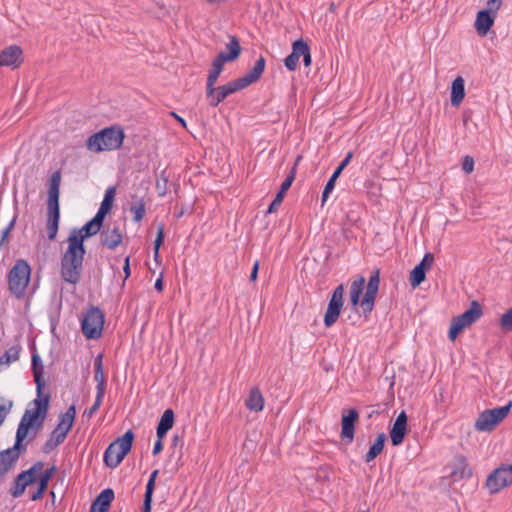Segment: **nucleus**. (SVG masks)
<instances>
[{
    "label": "nucleus",
    "instance_id": "42",
    "mask_svg": "<svg viewBox=\"0 0 512 512\" xmlns=\"http://www.w3.org/2000/svg\"><path fill=\"white\" fill-rule=\"evenodd\" d=\"M500 326L505 331H512V308L501 316Z\"/></svg>",
    "mask_w": 512,
    "mask_h": 512
},
{
    "label": "nucleus",
    "instance_id": "7",
    "mask_svg": "<svg viewBox=\"0 0 512 512\" xmlns=\"http://www.w3.org/2000/svg\"><path fill=\"white\" fill-rule=\"evenodd\" d=\"M134 440V433L128 430L123 436L113 441L104 453V462L110 468H116L129 453Z\"/></svg>",
    "mask_w": 512,
    "mask_h": 512
},
{
    "label": "nucleus",
    "instance_id": "30",
    "mask_svg": "<svg viewBox=\"0 0 512 512\" xmlns=\"http://www.w3.org/2000/svg\"><path fill=\"white\" fill-rule=\"evenodd\" d=\"M94 380L97 383V393L98 395L105 394V376L103 371V362H102V355L99 354L94 360Z\"/></svg>",
    "mask_w": 512,
    "mask_h": 512
},
{
    "label": "nucleus",
    "instance_id": "58",
    "mask_svg": "<svg viewBox=\"0 0 512 512\" xmlns=\"http://www.w3.org/2000/svg\"><path fill=\"white\" fill-rule=\"evenodd\" d=\"M170 115L174 117L181 124L182 127H187L186 121L181 116L177 115L175 112H170Z\"/></svg>",
    "mask_w": 512,
    "mask_h": 512
},
{
    "label": "nucleus",
    "instance_id": "6",
    "mask_svg": "<svg viewBox=\"0 0 512 512\" xmlns=\"http://www.w3.org/2000/svg\"><path fill=\"white\" fill-rule=\"evenodd\" d=\"M76 416V408L74 405H71L65 413H62L59 416V423L56 428L51 432L49 438L43 445V452L50 453L57 446L62 444L69 431L71 430L74 420Z\"/></svg>",
    "mask_w": 512,
    "mask_h": 512
},
{
    "label": "nucleus",
    "instance_id": "40",
    "mask_svg": "<svg viewBox=\"0 0 512 512\" xmlns=\"http://www.w3.org/2000/svg\"><path fill=\"white\" fill-rule=\"evenodd\" d=\"M310 51L308 44L303 39H298L292 44V52L299 58Z\"/></svg>",
    "mask_w": 512,
    "mask_h": 512
},
{
    "label": "nucleus",
    "instance_id": "36",
    "mask_svg": "<svg viewBox=\"0 0 512 512\" xmlns=\"http://www.w3.org/2000/svg\"><path fill=\"white\" fill-rule=\"evenodd\" d=\"M26 474H28V472H21L15 478L13 482V487L10 489V494L14 498L20 497L24 493L26 487L31 484L30 479H28V482L25 480Z\"/></svg>",
    "mask_w": 512,
    "mask_h": 512
},
{
    "label": "nucleus",
    "instance_id": "49",
    "mask_svg": "<svg viewBox=\"0 0 512 512\" xmlns=\"http://www.w3.org/2000/svg\"><path fill=\"white\" fill-rule=\"evenodd\" d=\"M109 212V210H106L105 208L100 207L97 211L96 215L91 219L95 224H97L99 227H102L103 221L105 219L106 214Z\"/></svg>",
    "mask_w": 512,
    "mask_h": 512
},
{
    "label": "nucleus",
    "instance_id": "47",
    "mask_svg": "<svg viewBox=\"0 0 512 512\" xmlns=\"http://www.w3.org/2000/svg\"><path fill=\"white\" fill-rule=\"evenodd\" d=\"M299 59L300 58L297 55H295V53L292 52L285 58V66L287 67L288 70L294 71L297 68Z\"/></svg>",
    "mask_w": 512,
    "mask_h": 512
},
{
    "label": "nucleus",
    "instance_id": "22",
    "mask_svg": "<svg viewBox=\"0 0 512 512\" xmlns=\"http://www.w3.org/2000/svg\"><path fill=\"white\" fill-rule=\"evenodd\" d=\"M266 60L260 56L253 67L242 77L237 78L244 88L258 81L265 70Z\"/></svg>",
    "mask_w": 512,
    "mask_h": 512
},
{
    "label": "nucleus",
    "instance_id": "32",
    "mask_svg": "<svg viewBox=\"0 0 512 512\" xmlns=\"http://www.w3.org/2000/svg\"><path fill=\"white\" fill-rule=\"evenodd\" d=\"M246 407L255 412H259L264 407V398L259 388L254 387L250 390L249 396L246 399Z\"/></svg>",
    "mask_w": 512,
    "mask_h": 512
},
{
    "label": "nucleus",
    "instance_id": "3",
    "mask_svg": "<svg viewBox=\"0 0 512 512\" xmlns=\"http://www.w3.org/2000/svg\"><path fill=\"white\" fill-rule=\"evenodd\" d=\"M61 184V172L55 171L52 173L49 180L48 199H47V233L49 240L56 238L59 219H60V206L59 194Z\"/></svg>",
    "mask_w": 512,
    "mask_h": 512
},
{
    "label": "nucleus",
    "instance_id": "56",
    "mask_svg": "<svg viewBox=\"0 0 512 512\" xmlns=\"http://www.w3.org/2000/svg\"><path fill=\"white\" fill-rule=\"evenodd\" d=\"M162 439L163 438H157V441L155 442L154 448H153L154 455H157L158 453H160L162 451V449H163Z\"/></svg>",
    "mask_w": 512,
    "mask_h": 512
},
{
    "label": "nucleus",
    "instance_id": "38",
    "mask_svg": "<svg viewBox=\"0 0 512 512\" xmlns=\"http://www.w3.org/2000/svg\"><path fill=\"white\" fill-rule=\"evenodd\" d=\"M145 202L143 198H138L134 196V201L130 206V212L133 213V219L135 222H139L145 215Z\"/></svg>",
    "mask_w": 512,
    "mask_h": 512
},
{
    "label": "nucleus",
    "instance_id": "9",
    "mask_svg": "<svg viewBox=\"0 0 512 512\" xmlns=\"http://www.w3.org/2000/svg\"><path fill=\"white\" fill-rule=\"evenodd\" d=\"M481 305L477 301H472L470 308L459 316L453 317L450 324L448 337L454 341L458 334L466 327L476 322L482 316Z\"/></svg>",
    "mask_w": 512,
    "mask_h": 512
},
{
    "label": "nucleus",
    "instance_id": "14",
    "mask_svg": "<svg viewBox=\"0 0 512 512\" xmlns=\"http://www.w3.org/2000/svg\"><path fill=\"white\" fill-rule=\"evenodd\" d=\"M244 89L238 79L228 82L227 84L215 87L213 85V91L209 94L206 90V98L210 106L217 107L222 101L225 100L229 95Z\"/></svg>",
    "mask_w": 512,
    "mask_h": 512
},
{
    "label": "nucleus",
    "instance_id": "33",
    "mask_svg": "<svg viewBox=\"0 0 512 512\" xmlns=\"http://www.w3.org/2000/svg\"><path fill=\"white\" fill-rule=\"evenodd\" d=\"M385 441H386V434L379 433L377 435L375 442L371 445V447L369 448V451L365 455L366 463H369L372 460H374L383 451Z\"/></svg>",
    "mask_w": 512,
    "mask_h": 512
},
{
    "label": "nucleus",
    "instance_id": "34",
    "mask_svg": "<svg viewBox=\"0 0 512 512\" xmlns=\"http://www.w3.org/2000/svg\"><path fill=\"white\" fill-rule=\"evenodd\" d=\"M365 282V277L359 276L351 283L350 302L354 307H356L360 303V296L363 292Z\"/></svg>",
    "mask_w": 512,
    "mask_h": 512
},
{
    "label": "nucleus",
    "instance_id": "45",
    "mask_svg": "<svg viewBox=\"0 0 512 512\" xmlns=\"http://www.w3.org/2000/svg\"><path fill=\"white\" fill-rule=\"evenodd\" d=\"M56 471V466H52L51 468H48L40 477L39 479V485L45 487L47 489L48 483L51 479V477L54 475Z\"/></svg>",
    "mask_w": 512,
    "mask_h": 512
},
{
    "label": "nucleus",
    "instance_id": "52",
    "mask_svg": "<svg viewBox=\"0 0 512 512\" xmlns=\"http://www.w3.org/2000/svg\"><path fill=\"white\" fill-rule=\"evenodd\" d=\"M15 221H16V217H14V218L10 221V223L8 224V226H7L4 230H2V231L0 232V246H1V245H3V244L6 242L8 234L10 233V231L12 230V228H13V227H14V225H15Z\"/></svg>",
    "mask_w": 512,
    "mask_h": 512
},
{
    "label": "nucleus",
    "instance_id": "12",
    "mask_svg": "<svg viewBox=\"0 0 512 512\" xmlns=\"http://www.w3.org/2000/svg\"><path fill=\"white\" fill-rule=\"evenodd\" d=\"M512 484V465H501L487 478L486 487L491 494H495Z\"/></svg>",
    "mask_w": 512,
    "mask_h": 512
},
{
    "label": "nucleus",
    "instance_id": "61",
    "mask_svg": "<svg viewBox=\"0 0 512 512\" xmlns=\"http://www.w3.org/2000/svg\"><path fill=\"white\" fill-rule=\"evenodd\" d=\"M155 289L159 292L163 290V281L162 278H158L155 282Z\"/></svg>",
    "mask_w": 512,
    "mask_h": 512
},
{
    "label": "nucleus",
    "instance_id": "25",
    "mask_svg": "<svg viewBox=\"0 0 512 512\" xmlns=\"http://www.w3.org/2000/svg\"><path fill=\"white\" fill-rule=\"evenodd\" d=\"M32 371H33L34 381L36 383L37 395L41 396L43 388L45 386V381L43 379L44 368H43L42 360L38 354L32 355Z\"/></svg>",
    "mask_w": 512,
    "mask_h": 512
},
{
    "label": "nucleus",
    "instance_id": "41",
    "mask_svg": "<svg viewBox=\"0 0 512 512\" xmlns=\"http://www.w3.org/2000/svg\"><path fill=\"white\" fill-rule=\"evenodd\" d=\"M116 188L115 187H109L104 195V199L100 205V207L105 208L106 210H111L113 201L115 198Z\"/></svg>",
    "mask_w": 512,
    "mask_h": 512
},
{
    "label": "nucleus",
    "instance_id": "19",
    "mask_svg": "<svg viewBox=\"0 0 512 512\" xmlns=\"http://www.w3.org/2000/svg\"><path fill=\"white\" fill-rule=\"evenodd\" d=\"M407 432V415L405 411H402L397 416L391 430H390V439L393 446H399L406 435Z\"/></svg>",
    "mask_w": 512,
    "mask_h": 512
},
{
    "label": "nucleus",
    "instance_id": "48",
    "mask_svg": "<svg viewBox=\"0 0 512 512\" xmlns=\"http://www.w3.org/2000/svg\"><path fill=\"white\" fill-rule=\"evenodd\" d=\"M335 182H336V180L334 177H330V179L328 180V182L323 190V193H322V205L326 202V200L329 197V194L334 189Z\"/></svg>",
    "mask_w": 512,
    "mask_h": 512
},
{
    "label": "nucleus",
    "instance_id": "46",
    "mask_svg": "<svg viewBox=\"0 0 512 512\" xmlns=\"http://www.w3.org/2000/svg\"><path fill=\"white\" fill-rule=\"evenodd\" d=\"M103 397V395L96 394L94 404L89 409H86L84 411L83 416L87 418L92 417L93 414L98 410L99 406L101 405Z\"/></svg>",
    "mask_w": 512,
    "mask_h": 512
},
{
    "label": "nucleus",
    "instance_id": "11",
    "mask_svg": "<svg viewBox=\"0 0 512 512\" xmlns=\"http://www.w3.org/2000/svg\"><path fill=\"white\" fill-rule=\"evenodd\" d=\"M104 326V314L97 307H91L81 321L82 332L87 339H98Z\"/></svg>",
    "mask_w": 512,
    "mask_h": 512
},
{
    "label": "nucleus",
    "instance_id": "57",
    "mask_svg": "<svg viewBox=\"0 0 512 512\" xmlns=\"http://www.w3.org/2000/svg\"><path fill=\"white\" fill-rule=\"evenodd\" d=\"M352 157H353L352 152H348L347 155L345 156V158L340 163L339 167L344 169L350 163Z\"/></svg>",
    "mask_w": 512,
    "mask_h": 512
},
{
    "label": "nucleus",
    "instance_id": "1",
    "mask_svg": "<svg viewBox=\"0 0 512 512\" xmlns=\"http://www.w3.org/2000/svg\"><path fill=\"white\" fill-rule=\"evenodd\" d=\"M50 395L38 396L33 401L35 408L26 409L16 431V440L22 443L31 435L29 441L36 438L37 431L42 428L49 410Z\"/></svg>",
    "mask_w": 512,
    "mask_h": 512
},
{
    "label": "nucleus",
    "instance_id": "35",
    "mask_svg": "<svg viewBox=\"0 0 512 512\" xmlns=\"http://www.w3.org/2000/svg\"><path fill=\"white\" fill-rule=\"evenodd\" d=\"M157 474H158V470L153 471L152 474L150 475V478L146 485V491H145V495H144L142 512H151L152 496H153V491L155 488V480H156Z\"/></svg>",
    "mask_w": 512,
    "mask_h": 512
},
{
    "label": "nucleus",
    "instance_id": "17",
    "mask_svg": "<svg viewBox=\"0 0 512 512\" xmlns=\"http://www.w3.org/2000/svg\"><path fill=\"white\" fill-rule=\"evenodd\" d=\"M100 230L101 227L95 224V222L92 220H89L85 225L82 226V228L73 229L69 234L68 239L76 242L77 244L84 245L86 239L98 234Z\"/></svg>",
    "mask_w": 512,
    "mask_h": 512
},
{
    "label": "nucleus",
    "instance_id": "24",
    "mask_svg": "<svg viewBox=\"0 0 512 512\" xmlns=\"http://www.w3.org/2000/svg\"><path fill=\"white\" fill-rule=\"evenodd\" d=\"M225 63L227 62L218 56H216V58L213 60L206 82V90H208L209 94H211L213 91V85L216 84L220 74L223 71Z\"/></svg>",
    "mask_w": 512,
    "mask_h": 512
},
{
    "label": "nucleus",
    "instance_id": "55",
    "mask_svg": "<svg viewBox=\"0 0 512 512\" xmlns=\"http://www.w3.org/2000/svg\"><path fill=\"white\" fill-rule=\"evenodd\" d=\"M258 270H259V262L255 261L252 271H251V274H250V281H255L257 279Z\"/></svg>",
    "mask_w": 512,
    "mask_h": 512
},
{
    "label": "nucleus",
    "instance_id": "59",
    "mask_svg": "<svg viewBox=\"0 0 512 512\" xmlns=\"http://www.w3.org/2000/svg\"><path fill=\"white\" fill-rule=\"evenodd\" d=\"M123 271L125 273V278L127 279L130 276V265H129V257L125 259V263L123 266Z\"/></svg>",
    "mask_w": 512,
    "mask_h": 512
},
{
    "label": "nucleus",
    "instance_id": "62",
    "mask_svg": "<svg viewBox=\"0 0 512 512\" xmlns=\"http://www.w3.org/2000/svg\"><path fill=\"white\" fill-rule=\"evenodd\" d=\"M343 171V168L341 167H337L336 170L334 171V173L332 174L331 177H334L335 180H337V178L340 176L341 172Z\"/></svg>",
    "mask_w": 512,
    "mask_h": 512
},
{
    "label": "nucleus",
    "instance_id": "31",
    "mask_svg": "<svg viewBox=\"0 0 512 512\" xmlns=\"http://www.w3.org/2000/svg\"><path fill=\"white\" fill-rule=\"evenodd\" d=\"M174 425V412L167 409L162 414L157 426V438H163Z\"/></svg>",
    "mask_w": 512,
    "mask_h": 512
},
{
    "label": "nucleus",
    "instance_id": "4",
    "mask_svg": "<svg viewBox=\"0 0 512 512\" xmlns=\"http://www.w3.org/2000/svg\"><path fill=\"white\" fill-rule=\"evenodd\" d=\"M124 137L120 127H107L91 135L86 141V147L94 153L116 150L121 147Z\"/></svg>",
    "mask_w": 512,
    "mask_h": 512
},
{
    "label": "nucleus",
    "instance_id": "51",
    "mask_svg": "<svg viewBox=\"0 0 512 512\" xmlns=\"http://www.w3.org/2000/svg\"><path fill=\"white\" fill-rule=\"evenodd\" d=\"M462 169L465 173L470 174L474 170V159L471 156H465L462 162Z\"/></svg>",
    "mask_w": 512,
    "mask_h": 512
},
{
    "label": "nucleus",
    "instance_id": "23",
    "mask_svg": "<svg viewBox=\"0 0 512 512\" xmlns=\"http://www.w3.org/2000/svg\"><path fill=\"white\" fill-rule=\"evenodd\" d=\"M294 179H295V167H293L291 169L289 175L286 177V179L281 184L280 190L278 191V193L276 194V197L274 198V200L272 201V203L268 207V210H267L268 213L276 212L277 207L283 201L285 193L291 187Z\"/></svg>",
    "mask_w": 512,
    "mask_h": 512
},
{
    "label": "nucleus",
    "instance_id": "27",
    "mask_svg": "<svg viewBox=\"0 0 512 512\" xmlns=\"http://www.w3.org/2000/svg\"><path fill=\"white\" fill-rule=\"evenodd\" d=\"M495 16L491 15L487 10H480L477 13L475 28L479 35H486L494 24Z\"/></svg>",
    "mask_w": 512,
    "mask_h": 512
},
{
    "label": "nucleus",
    "instance_id": "26",
    "mask_svg": "<svg viewBox=\"0 0 512 512\" xmlns=\"http://www.w3.org/2000/svg\"><path fill=\"white\" fill-rule=\"evenodd\" d=\"M229 43L226 45V51H221L217 56L226 62L235 61L241 54V46L236 36H229Z\"/></svg>",
    "mask_w": 512,
    "mask_h": 512
},
{
    "label": "nucleus",
    "instance_id": "44",
    "mask_svg": "<svg viewBox=\"0 0 512 512\" xmlns=\"http://www.w3.org/2000/svg\"><path fill=\"white\" fill-rule=\"evenodd\" d=\"M43 468V463L41 461H38L35 463L30 469L26 470L25 472H28L26 474L25 480L28 482V479L31 480V484L36 481V471H40Z\"/></svg>",
    "mask_w": 512,
    "mask_h": 512
},
{
    "label": "nucleus",
    "instance_id": "8",
    "mask_svg": "<svg viewBox=\"0 0 512 512\" xmlns=\"http://www.w3.org/2000/svg\"><path fill=\"white\" fill-rule=\"evenodd\" d=\"M512 408V401L507 405L494 409H487L481 412L475 422V429L478 431L490 432L494 427L502 422L509 414Z\"/></svg>",
    "mask_w": 512,
    "mask_h": 512
},
{
    "label": "nucleus",
    "instance_id": "43",
    "mask_svg": "<svg viewBox=\"0 0 512 512\" xmlns=\"http://www.w3.org/2000/svg\"><path fill=\"white\" fill-rule=\"evenodd\" d=\"M163 238H164V227H163V225H159L157 228V236L154 241V257H155V259H157L159 256V249L163 242Z\"/></svg>",
    "mask_w": 512,
    "mask_h": 512
},
{
    "label": "nucleus",
    "instance_id": "28",
    "mask_svg": "<svg viewBox=\"0 0 512 512\" xmlns=\"http://www.w3.org/2000/svg\"><path fill=\"white\" fill-rule=\"evenodd\" d=\"M465 97V81L461 76L454 79L451 86V104L459 106Z\"/></svg>",
    "mask_w": 512,
    "mask_h": 512
},
{
    "label": "nucleus",
    "instance_id": "29",
    "mask_svg": "<svg viewBox=\"0 0 512 512\" xmlns=\"http://www.w3.org/2000/svg\"><path fill=\"white\" fill-rule=\"evenodd\" d=\"M114 499V491L111 488L104 489L94 500L91 507L103 512H109V507Z\"/></svg>",
    "mask_w": 512,
    "mask_h": 512
},
{
    "label": "nucleus",
    "instance_id": "54",
    "mask_svg": "<svg viewBox=\"0 0 512 512\" xmlns=\"http://www.w3.org/2000/svg\"><path fill=\"white\" fill-rule=\"evenodd\" d=\"M45 491H46V488L39 485L38 489L32 493L31 500L36 501V500L42 498Z\"/></svg>",
    "mask_w": 512,
    "mask_h": 512
},
{
    "label": "nucleus",
    "instance_id": "20",
    "mask_svg": "<svg viewBox=\"0 0 512 512\" xmlns=\"http://www.w3.org/2000/svg\"><path fill=\"white\" fill-rule=\"evenodd\" d=\"M123 240L119 226L107 227L100 234L101 244L110 250H115Z\"/></svg>",
    "mask_w": 512,
    "mask_h": 512
},
{
    "label": "nucleus",
    "instance_id": "63",
    "mask_svg": "<svg viewBox=\"0 0 512 512\" xmlns=\"http://www.w3.org/2000/svg\"><path fill=\"white\" fill-rule=\"evenodd\" d=\"M362 512H368V511H362Z\"/></svg>",
    "mask_w": 512,
    "mask_h": 512
},
{
    "label": "nucleus",
    "instance_id": "16",
    "mask_svg": "<svg viewBox=\"0 0 512 512\" xmlns=\"http://www.w3.org/2000/svg\"><path fill=\"white\" fill-rule=\"evenodd\" d=\"M26 450V446L15 440L13 447L0 452V478L9 472L19 459L22 451Z\"/></svg>",
    "mask_w": 512,
    "mask_h": 512
},
{
    "label": "nucleus",
    "instance_id": "15",
    "mask_svg": "<svg viewBox=\"0 0 512 512\" xmlns=\"http://www.w3.org/2000/svg\"><path fill=\"white\" fill-rule=\"evenodd\" d=\"M380 284V272L375 269L371 272L364 297L360 303L363 314L367 316L374 308L375 298Z\"/></svg>",
    "mask_w": 512,
    "mask_h": 512
},
{
    "label": "nucleus",
    "instance_id": "10",
    "mask_svg": "<svg viewBox=\"0 0 512 512\" xmlns=\"http://www.w3.org/2000/svg\"><path fill=\"white\" fill-rule=\"evenodd\" d=\"M481 305L477 301H472L470 308L459 316L453 317L450 324L448 337L454 341L458 334L466 327L476 322L482 316Z\"/></svg>",
    "mask_w": 512,
    "mask_h": 512
},
{
    "label": "nucleus",
    "instance_id": "2",
    "mask_svg": "<svg viewBox=\"0 0 512 512\" xmlns=\"http://www.w3.org/2000/svg\"><path fill=\"white\" fill-rule=\"evenodd\" d=\"M68 247L61 257L60 273L62 279L70 284H77L83 270L85 246L67 238Z\"/></svg>",
    "mask_w": 512,
    "mask_h": 512
},
{
    "label": "nucleus",
    "instance_id": "13",
    "mask_svg": "<svg viewBox=\"0 0 512 512\" xmlns=\"http://www.w3.org/2000/svg\"><path fill=\"white\" fill-rule=\"evenodd\" d=\"M344 291L345 289L343 284L338 285L333 291L324 316V325L326 327H331L338 320L344 303Z\"/></svg>",
    "mask_w": 512,
    "mask_h": 512
},
{
    "label": "nucleus",
    "instance_id": "37",
    "mask_svg": "<svg viewBox=\"0 0 512 512\" xmlns=\"http://www.w3.org/2000/svg\"><path fill=\"white\" fill-rule=\"evenodd\" d=\"M21 346L14 345L5 351V353L0 357V368L3 366H9L11 363L19 360L20 357Z\"/></svg>",
    "mask_w": 512,
    "mask_h": 512
},
{
    "label": "nucleus",
    "instance_id": "50",
    "mask_svg": "<svg viewBox=\"0 0 512 512\" xmlns=\"http://www.w3.org/2000/svg\"><path fill=\"white\" fill-rule=\"evenodd\" d=\"M434 262V255L432 253H426L422 261L417 265L421 266L424 270H429Z\"/></svg>",
    "mask_w": 512,
    "mask_h": 512
},
{
    "label": "nucleus",
    "instance_id": "5",
    "mask_svg": "<svg viewBox=\"0 0 512 512\" xmlns=\"http://www.w3.org/2000/svg\"><path fill=\"white\" fill-rule=\"evenodd\" d=\"M31 268L26 260H17L8 273V289L17 299L25 296L30 282Z\"/></svg>",
    "mask_w": 512,
    "mask_h": 512
},
{
    "label": "nucleus",
    "instance_id": "21",
    "mask_svg": "<svg viewBox=\"0 0 512 512\" xmlns=\"http://www.w3.org/2000/svg\"><path fill=\"white\" fill-rule=\"evenodd\" d=\"M22 50L19 46L12 45L0 52V66L18 67L22 62Z\"/></svg>",
    "mask_w": 512,
    "mask_h": 512
},
{
    "label": "nucleus",
    "instance_id": "18",
    "mask_svg": "<svg viewBox=\"0 0 512 512\" xmlns=\"http://www.w3.org/2000/svg\"><path fill=\"white\" fill-rule=\"evenodd\" d=\"M359 418V413L356 409L352 408L349 410L348 415L342 416L341 421V438L350 444L354 439L355 434V422Z\"/></svg>",
    "mask_w": 512,
    "mask_h": 512
},
{
    "label": "nucleus",
    "instance_id": "53",
    "mask_svg": "<svg viewBox=\"0 0 512 512\" xmlns=\"http://www.w3.org/2000/svg\"><path fill=\"white\" fill-rule=\"evenodd\" d=\"M502 5V0H489L487 2V7L489 13L493 16H496L497 11L500 9Z\"/></svg>",
    "mask_w": 512,
    "mask_h": 512
},
{
    "label": "nucleus",
    "instance_id": "60",
    "mask_svg": "<svg viewBox=\"0 0 512 512\" xmlns=\"http://www.w3.org/2000/svg\"><path fill=\"white\" fill-rule=\"evenodd\" d=\"M303 62L306 67L311 65L312 58L310 51L303 56Z\"/></svg>",
    "mask_w": 512,
    "mask_h": 512
},
{
    "label": "nucleus",
    "instance_id": "39",
    "mask_svg": "<svg viewBox=\"0 0 512 512\" xmlns=\"http://www.w3.org/2000/svg\"><path fill=\"white\" fill-rule=\"evenodd\" d=\"M426 270L421 266H415L410 273V284L412 287L419 286L425 280Z\"/></svg>",
    "mask_w": 512,
    "mask_h": 512
}]
</instances>
